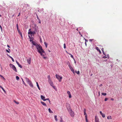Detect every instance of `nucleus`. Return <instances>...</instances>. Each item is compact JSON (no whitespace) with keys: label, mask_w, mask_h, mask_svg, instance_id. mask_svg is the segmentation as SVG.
<instances>
[{"label":"nucleus","mask_w":122,"mask_h":122,"mask_svg":"<svg viewBox=\"0 0 122 122\" xmlns=\"http://www.w3.org/2000/svg\"><path fill=\"white\" fill-rule=\"evenodd\" d=\"M117 61L118 62H119V60H118V59H117Z\"/></svg>","instance_id":"59"},{"label":"nucleus","mask_w":122,"mask_h":122,"mask_svg":"<svg viewBox=\"0 0 122 122\" xmlns=\"http://www.w3.org/2000/svg\"><path fill=\"white\" fill-rule=\"evenodd\" d=\"M8 49L10 51H9L8 50H7V49H6V52H7L9 53L10 52V50L9 49Z\"/></svg>","instance_id":"33"},{"label":"nucleus","mask_w":122,"mask_h":122,"mask_svg":"<svg viewBox=\"0 0 122 122\" xmlns=\"http://www.w3.org/2000/svg\"><path fill=\"white\" fill-rule=\"evenodd\" d=\"M31 47H32V48H33V46H31Z\"/></svg>","instance_id":"64"},{"label":"nucleus","mask_w":122,"mask_h":122,"mask_svg":"<svg viewBox=\"0 0 122 122\" xmlns=\"http://www.w3.org/2000/svg\"><path fill=\"white\" fill-rule=\"evenodd\" d=\"M22 81L23 82V84H24L26 86V84H25V82H24V81H23V79H22Z\"/></svg>","instance_id":"42"},{"label":"nucleus","mask_w":122,"mask_h":122,"mask_svg":"<svg viewBox=\"0 0 122 122\" xmlns=\"http://www.w3.org/2000/svg\"><path fill=\"white\" fill-rule=\"evenodd\" d=\"M46 100H48L49 102V103H50V102H51V101H50V100L49 99V98H46V99H45V100H44V101H46Z\"/></svg>","instance_id":"24"},{"label":"nucleus","mask_w":122,"mask_h":122,"mask_svg":"<svg viewBox=\"0 0 122 122\" xmlns=\"http://www.w3.org/2000/svg\"><path fill=\"white\" fill-rule=\"evenodd\" d=\"M27 6H29V5L28 4H27L26 5Z\"/></svg>","instance_id":"63"},{"label":"nucleus","mask_w":122,"mask_h":122,"mask_svg":"<svg viewBox=\"0 0 122 122\" xmlns=\"http://www.w3.org/2000/svg\"><path fill=\"white\" fill-rule=\"evenodd\" d=\"M52 86V87L54 88V89H55L56 87H55V86H54V85H53V86Z\"/></svg>","instance_id":"49"},{"label":"nucleus","mask_w":122,"mask_h":122,"mask_svg":"<svg viewBox=\"0 0 122 122\" xmlns=\"http://www.w3.org/2000/svg\"><path fill=\"white\" fill-rule=\"evenodd\" d=\"M68 66L69 67V68L71 70V71L74 74H75L73 68L70 65V64H68Z\"/></svg>","instance_id":"7"},{"label":"nucleus","mask_w":122,"mask_h":122,"mask_svg":"<svg viewBox=\"0 0 122 122\" xmlns=\"http://www.w3.org/2000/svg\"><path fill=\"white\" fill-rule=\"evenodd\" d=\"M82 28V27H80L78 28H77V29L76 30H77L78 31V29H80V30H81V29Z\"/></svg>","instance_id":"46"},{"label":"nucleus","mask_w":122,"mask_h":122,"mask_svg":"<svg viewBox=\"0 0 122 122\" xmlns=\"http://www.w3.org/2000/svg\"><path fill=\"white\" fill-rule=\"evenodd\" d=\"M3 91L5 93H6V91H5V90H4Z\"/></svg>","instance_id":"62"},{"label":"nucleus","mask_w":122,"mask_h":122,"mask_svg":"<svg viewBox=\"0 0 122 122\" xmlns=\"http://www.w3.org/2000/svg\"><path fill=\"white\" fill-rule=\"evenodd\" d=\"M41 104L45 106L46 107L47 106V105L46 104V103H44V102L41 101Z\"/></svg>","instance_id":"19"},{"label":"nucleus","mask_w":122,"mask_h":122,"mask_svg":"<svg viewBox=\"0 0 122 122\" xmlns=\"http://www.w3.org/2000/svg\"><path fill=\"white\" fill-rule=\"evenodd\" d=\"M66 105L67 106H68V108H67L68 110L70 113V115L72 117H74V112L72 111L71 109L70 105L68 103H66Z\"/></svg>","instance_id":"2"},{"label":"nucleus","mask_w":122,"mask_h":122,"mask_svg":"<svg viewBox=\"0 0 122 122\" xmlns=\"http://www.w3.org/2000/svg\"><path fill=\"white\" fill-rule=\"evenodd\" d=\"M66 44L65 43H64V49H65L66 48Z\"/></svg>","instance_id":"40"},{"label":"nucleus","mask_w":122,"mask_h":122,"mask_svg":"<svg viewBox=\"0 0 122 122\" xmlns=\"http://www.w3.org/2000/svg\"><path fill=\"white\" fill-rule=\"evenodd\" d=\"M96 50H97L98 51H99V52L100 54H101V52L100 50L99 49V48L98 47H96Z\"/></svg>","instance_id":"15"},{"label":"nucleus","mask_w":122,"mask_h":122,"mask_svg":"<svg viewBox=\"0 0 122 122\" xmlns=\"http://www.w3.org/2000/svg\"><path fill=\"white\" fill-rule=\"evenodd\" d=\"M85 39V42H87L88 41V40H87V39Z\"/></svg>","instance_id":"48"},{"label":"nucleus","mask_w":122,"mask_h":122,"mask_svg":"<svg viewBox=\"0 0 122 122\" xmlns=\"http://www.w3.org/2000/svg\"><path fill=\"white\" fill-rule=\"evenodd\" d=\"M67 93L68 95L70 94V92L69 91H67Z\"/></svg>","instance_id":"47"},{"label":"nucleus","mask_w":122,"mask_h":122,"mask_svg":"<svg viewBox=\"0 0 122 122\" xmlns=\"http://www.w3.org/2000/svg\"><path fill=\"white\" fill-rule=\"evenodd\" d=\"M108 98H106L104 100L105 101H107L108 100Z\"/></svg>","instance_id":"45"},{"label":"nucleus","mask_w":122,"mask_h":122,"mask_svg":"<svg viewBox=\"0 0 122 122\" xmlns=\"http://www.w3.org/2000/svg\"><path fill=\"white\" fill-rule=\"evenodd\" d=\"M0 27L1 29V31H2V28L1 25H0Z\"/></svg>","instance_id":"52"},{"label":"nucleus","mask_w":122,"mask_h":122,"mask_svg":"<svg viewBox=\"0 0 122 122\" xmlns=\"http://www.w3.org/2000/svg\"><path fill=\"white\" fill-rule=\"evenodd\" d=\"M16 63L18 66L19 67H20V68H22V66L17 61H16Z\"/></svg>","instance_id":"14"},{"label":"nucleus","mask_w":122,"mask_h":122,"mask_svg":"<svg viewBox=\"0 0 122 122\" xmlns=\"http://www.w3.org/2000/svg\"><path fill=\"white\" fill-rule=\"evenodd\" d=\"M28 36H29V38L30 39V42H31L32 41H33V37H31L29 35H28Z\"/></svg>","instance_id":"13"},{"label":"nucleus","mask_w":122,"mask_h":122,"mask_svg":"<svg viewBox=\"0 0 122 122\" xmlns=\"http://www.w3.org/2000/svg\"><path fill=\"white\" fill-rule=\"evenodd\" d=\"M54 118H55V120L56 121H57L58 120V119L57 118V116L56 115L54 116Z\"/></svg>","instance_id":"26"},{"label":"nucleus","mask_w":122,"mask_h":122,"mask_svg":"<svg viewBox=\"0 0 122 122\" xmlns=\"http://www.w3.org/2000/svg\"><path fill=\"white\" fill-rule=\"evenodd\" d=\"M14 102L17 104H19V102H16L15 101H14Z\"/></svg>","instance_id":"36"},{"label":"nucleus","mask_w":122,"mask_h":122,"mask_svg":"<svg viewBox=\"0 0 122 122\" xmlns=\"http://www.w3.org/2000/svg\"><path fill=\"white\" fill-rule=\"evenodd\" d=\"M57 79L59 81V82H61V80L62 78V77L61 76L59 75L56 74L55 75Z\"/></svg>","instance_id":"5"},{"label":"nucleus","mask_w":122,"mask_h":122,"mask_svg":"<svg viewBox=\"0 0 122 122\" xmlns=\"http://www.w3.org/2000/svg\"><path fill=\"white\" fill-rule=\"evenodd\" d=\"M25 79L26 81L27 82V83L28 84L30 85V86L31 87H33V86L31 81L30 80H29L28 78H25Z\"/></svg>","instance_id":"3"},{"label":"nucleus","mask_w":122,"mask_h":122,"mask_svg":"<svg viewBox=\"0 0 122 122\" xmlns=\"http://www.w3.org/2000/svg\"><path fill=\"white\" fill-rule=\"evenodd\" d=\"M7 46L8 47H9V48L10 47V46H9V45H7Z\"/></svg>","instance_id":"56"},{"label":"nucleus","mask_w":122,"mask_h":122,"mask_svg":"<svg viewBox=\"0 0 122 122\" xmlns=\"http://www.w3.org/2000/svg\"><path fill=\"white\" fill-rule=\"evenodd\" d=\"M68 95H69V98H71V94H68Z\"/></svg>","instance_id":"41"},{"label":"nucleus","mask_w":122,"mask_h":122,"mask_svg":"<svg viewBox=\"0 0 122 122\" xmlns=\"http://www.w3.org/2000/svg\"><path fill=\"white\" fill-rule=\"evenodd\" d=\"M48 111L50 113H53V112L51 110L50 108L48 109Z\"/></svg>","instance_id":"25"},{"label":"nucleus","mask_w":122,"mask_h":122,"mask_svg":"<svg viewBox=\"0 0 122 122\" xmlns=\"http://www.w3.org/2000/svg\"><path fill=\"white\" fill-rule=\"evenodd\" d=\"M0 88L2 89H3V88L1 86H0Z\"/></svg>","instance_id":"54"},{"label":"nucleus","mask_w":122,"mask_h":122,"mask_svg":"<svg viewBox=\"0 0 122 122\" xmlns=\"http://www.w3.org/2000/svg\"><path fill=\"white\" fill-rule=\"evenodd\" d=\"M100 113L103 117H105V114H104L102 113V111H100Z\"/></svg>","instance_id":"12"},{"label":"nucleus","mask_w":122,"mask_h":122,"mask_svg":"<svg viewBox=\"0 0 122 122\" xmlns=\"http://www.w3.org/2000/svg\"><path fill=\"white\" fill-rule=\"evenodd\" d=\"M0 76L1 77H2V78L3 79H5V78H4V77L2 75H1L0 74Z\"/></svg>","instance_id":"44"},{"label":"nucleus","mask_w":122,"mask_h":122,"mask_svg":"<svg viewBox=\"0 0 122 122\" xmlns=\"http://www.w3.org/2000/svg\"><path fill=\"white\" fill-rule=\"evenodd\" d=\"M86 109L85 108H84V115H85V116H86L87 117V116L86 113Z\"/></svg>","instance_id":"16"},{"label":"nucleus","mask_w":122,"mask_h":122,"mask_svg":"<svg viewBox=\"0 0 122 122\" xmlns=\"http://www.w3.org/2000/svg\"><path fill=\"white\" fill-rule=\"evenodd\" d=\"M107 119H112V117L111 116H110L109 117H107Z\"/></svg>","instance_id":"28"},{"label":"nucleus","mask_w":122,"mask_h":122,"mask_svg":"<svg viewBox=\"0 0 122 122\" xmlns=\"http://www.w3.org/2000/svg\"><path fill=\"white\" fill-rule=\"evenodd\" d=\"M102 84H101V85H99V86H102Z\"/></svg>","instance_id":"60"},{"label":"nucleus","mask_w":122,"mask_h":122,"mask_svg":"<svg viewBox=\"0 0 122 122\" xmlns=\"http://www.w3.org/2000/svg\"><path fill=\"white\" fill-rule=\"evenodd\" d=\"M44 10V9H43V8H42L40 10V11H43Z\"/></svg>","instance_id":"53"},{"label":"nucleus","mask_w":122,"mask_h":122,"mask_svg":"<svg viewBox=\"0 0 122 122\" xmlns=\"http://www.w3.org/2000/svg\"><path fill=\"white\" fill-rule=\"evenodd\" d=\"M44 44L46 46V47L47 48V44L46 42H44Z\"/></svg>","instance_id":"34"},{"label":"nucleus","mask_w":122,"mask_h":122,"mask_svg":"<svg viewBox=\"0 0 122 122\" xmlns=\"http://www.w3.org/2000/svg\"><path fill=\"white\" fill-rule=\"evenodd\" d=\"M85 120L86 121V122H88V120L86 116H85Z\"/></svg>","instance_id":"39"},{"label":"nucleus","mask_w":122,"mask_h":122,"mask_svg":"<svg viewBox=\"0 0 122 122\" xmlns=\"http://www.w3.org/2000/svg\"><path fill=\"white\" fill-rule=\"evenodd\" d=\"M28 34L31 35V36H32V34H36V32L35 31H31V29H30L29 30L28 32Z\"/></svg>","instance_id":"6"},{"label":"nucleus","mask_w":122,"mask_h":122,"mask_svg":"<svg viewBox=\"0 0 122 122\" xmlns=\"http://www.w3.org/2000/svg\"><path fill=\"white\" fill-rule=\"evenodd\" d=\"M41 99L43 100L44 101V100H45V97L42 95H41Z\"/></svg>","instance_id":"17"},{"label":"nucleus","mask_w":122,"mask_h":122,"mask_svg":"<svg viewBox=\"0 0 122 122\" xmlns=\"http://www.w3.org/2000/svg\"><path fill=\"white\" fill-rule=\"evenodd\" d=\"M31 58L30 57H29L28 59H27V61L28 63L30 64L31 63Z\"/></svg>","instance_id":"8"},{"label":"nucleus","mask_w":122,"mask_h":122,"mask_svg":"<svg viewBox=\"0 0 122 122\" xmlns=\"http://www.w3.org/2000/svg\"><path fill=\"white\" fill-rule=\"evenodd\" d=\"M102 58L104 59H105L106 58H107V55H106V56H103L102 57Z\"/></svg>","instance_id":"43"},{"label":"nucleus","mask_w":122,"mask_h":122,"mask_svg":"<svg viewBox=\"0 0 122 122\" xmlns=\"http://www.w3.org/2000/svg\"><path fill=\"white\" fill-rule=\"evenodd\" d=\"M111 100L112 101H113L114 100V99L113 98H112L111 99Z\"/></svg>","instance_id":"57"},{"label":"nucleus","mask_w":122,"mask_h":122,"mask_svg":"<svg viewBox=\"0 0 122 122\" xmlns=\"http://www.w3.org/2000/svg\"><path fill=\"white\" fill-rule=\"evenodd\" d=\"M36 85H37V86L38 89L39 90H40V87L39 86L38 84V82H36Z\"/></svg>","instance_id":"22"},{"label":"nucleus","mask_w":122,"mask_h":122,"mask_svg":"<svg viewBox=\"0 0 122 122\" xmlns=\"http://www.w3.org/2000/svg\"><path fill=\"white\" fill-rule=\"evenodd\" d=\"M37 18L38 20L39 21V22L40 24H41V22L40 19V18H39L38 16L37 15Z\"/></svg>","instance_id":"18"},{"label":"nucleus","mask_w":122,"mask_h":122,"mask_svg":"<svg viewBox=\"0 0 122 122\" xmlns=\"http://www.w3.org/2000/svg\"><path fill=\"white\" fill-rule=\"evenodd\" d=\"M68 54L71 55V57L73 58L74 60H75V59L74 58L73 56L70 53H68Z\"/></svg>","instance_id":"20"},{"label":"nucleus","mask_w":122,"mask_h":122,"mask_svg":"<svg viewBox=\"0 0 122 122\" xmlns=\"http://www.w3.org/2000/svg\"><path fill=\"white\" fill-rule=\"evenodd\" d=\"M48 81L51 86H53L54 85L52 81H51V80Z\"/></svg>","instance_id":"10"},{"label":"nucleus","mask_w":122,"mask_h":122,"mask_svg":"<svg viewBox=\"0 0 122 122\" xmlns=\"http://www.w3.org/2000/svg\"><path fill=\"white\" fill-rule=\"evenodd\" d=\"M102 53L105 56H106V55L105 54V53L104 52V48H102Z\"/></svg>","instance_id":"21"},{"label":"nucleus","mask_w":122,"mask_h":122,"mask_svg":"<svg viewBox=\"0 0 122 122\" xmlns=\"http://www.w3.org/2000/svg\"><path fill=\"white\" fill-rule=\"evenodd\" d=\"M93 40V39H90L89 40V41L90 42H92Z\"/></svg>","instance_id":"50"},{"label":"nucleus","mask_w":122,"mask_h":122,"mask_svg":"<svg viewBox=\"0 0 122 122\" xmlns=\"http://www.w3.org/2000/svg\"><path fill=\"white\" fill-rule=\"evenodd\" d=\"M9 56L10 57L12 61L14 62V59L12 57H11V56Z\"/></svg>","instance_id":"30"},{"label":"nucleus","mask_w":122,"mask_h":122,"mask_svg":"<svg viewBox=\"0 0 122 122\" xmlns=\"http://www.w3.org/2000/svg\"><path fill=\"white\" fill-rule=\"evenodd\" d=\"M98 93V96H99L100 95V91H99Z\"/></svg>","instance_id":"51"},{"label":"nucleus","mask_w":122,"mask_h":122,"mask_svg":"<svg viewBox=\"0 0 122 122\" xmlns=\"http://www.w3.org/2000/svg\"><path fill=\"white\" fill-rule=\"evenodd\" d=\"M107 57L108 58H109V55L108 54L107 55Z\"/></svg>","instance_id":"58"},{"label":"nucleus","mask_w":122,"mask_h":122,"mask_svg":"<svg viewBox=\"0 0 122 122\" xmlns=\"http://www.w3.org/2000/svg\"><path fill=\"white\" fill-rule=\"evenodd\" d=\"M75 72L77 73V74H79V73H80V71H75Z\"/></svg>","instance_id":"31"},{"label":"nucleus","mask_w":122,"mask_h":122,"mask_svg":"<svg viewBox=\"0 0 122 122\" xmlns=\"http://www.w3.org/2000/svg\"><path fill=\"white\" fill-rule=\"evenodd\" d=\"M16 27H18V24H16Z\"/></svg>","instance_id":"55"},{"label":"nucleus","mask_w":122,"mask_h":122,"mask_svg":"<svg viewBox=\"0 0 122 122\" xmlns=\"http://www.w3.org/2000/svg\"><path fill=\"white\" fill-rule=\"evenodd\" d=\"M60 122H65L63 121L62 119L61 118L60 120Z\"/></svg>","instance_id":"35"},{"label":"nucleus","mask_w":122,"mask_h":122,"mask_svg":"<svg viewBox=\"0 0 122 122\" xmlns=\"http://www.w3.org/2000/svg\"><path fill=\"white\" fill-rule=\"evenodd\" d=\"M11 68L14 70L16 72H17V70L15 66L13 65L10 64H9Z\"/></svg>","instance_id":"4"},{"label":"nucleus","mask_w":122,"mask_h":122,"mask_svg":"<svg viewBox=\"0 0 122 122\" xmlns=\"http://www.w3.org/2000/svg\"><path fill=\"white\" fill-rule=\"evenodd\" d=\"M38 29V27H37L36 28H35V31L36 32H37V31Z\"/></svg>","instance_id":"29"},{"label":"nucleus","mask_w":122,"mask_h":122,"mask_svg":"<svg viewBox=\"0 0 122 122\" xmlns=\"http://www.w3.org/2000/svg\"><path fill=\"white\" fill-rule=\"evenodd\" d=\"M95 122H99L98 119L96 116H95Z\"/></svg>","instance_id":"11"},{"label":"nucleus","mask_w":122,"mask_h":122,"mask_svg":"<svg viewBox=\"0 0 122 122\" xmlns=\"http://www.w3.org/2000/svg\"><path fill=\"white\" fill-rule=\"evenodd\" d=\"M20 34V35L21 36V37H22V33L20 31H19V32H18Z\"/></svg>","instance_id":"23"},{"label":"nucleus","mask_w":122,"mask_h":122,"mask_svg":"<svg viewBox=\"0 0 122 122\" xmlns=\"http://www.w3.org/2000/svg\"><path fill=\"white\" fill-rule=\"evenodd\" d=\"M102 94L104 96H105L107 94L106 93H102Z\"/></svg>","instance_id":"38"},{"label":"nucleus","mask_w":122,"mask_h":122,"mask_svg":"<svg viewBox=\"0 0 122 122\" xmlns=\"http://www.w3.org/2000/svg\"><path fill=\"white\" fill-rule=\"evenodd\" d=\"M36 47L37 50V51L43 56V58L44 59L46 58V57L44 56L45 55L43 54V53H45L43 49L42 46L40 44H39Z\"/></svg>","instance_id":"1"},{"label":"nucleus","mask_w":122,"mask_h":122,"mask_svg":"<svg viewBox=\"0 0 122 122\" xmlns=\"http://www.w3.org/2000/svg\"><path fill=\"white\" fill-rule=\"evenodd\" d=\"M85 45L86 46L87 44H86V42H85Z\"/></svg>","instance_id":"61"},{"label":"nucleus","mask_w":122,"mask_h":122,"mask_svg":"<svg viewBox=\"0 0 122 122\" xmlns=\"http://www.w3.org/2000/svg\"><path fill=\"white\" fill-rule=\"evenodd\" d=\"M31 42V43L33 44V45L35 46L36 47L38 45V44L36 43L35 42L33 41H32Z\"/></svg>","instance_id":"9"},{"label":"nucleus","mask_w":122,"mask_h":122,"mask_svg":"<svg viewBox=\"0 0 122 122\" xmlns=\"http://www.w3.org/2000/svg\"><path fill=\"white\" fill-rule=\"evenodd\" d=\"M47 78L48 79V81H49L50 80H51V79L50 78V76L49 75H48L47 76Z\"/></svg>","instance_id":"27"},{"label":"nucleus","mask_w":122,"mask_h":122,"mask_svg":"<svg viewBox=\"0 0 122 122\" xmlns=\"http://www.w3.org/2000/svg\"><path fill=\"white\" fill-rule=\"evenodd\" d=\"M16 79L18 81L19 79V78L18 76H16Z\"/></svg>","instance_id":"32"},{"label":"nucleus","mask_w":122,"mask_h":122,"mask_svg":"<svg viewBox=\"0 0 122 122\" xmlns=\"http://www.w3.org/2000/svg\"><path fill=\"white\" fill-rule=\"evenodd\" d=\"M37 27H38L37 25L36 24H34V28H36Z\"/></svg>","instance_id":"37"}]
</instances>
